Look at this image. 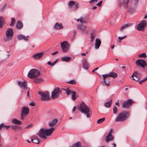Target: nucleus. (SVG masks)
I'll return each mask as SVG.
<instances>
[{"label": "nucleus", "mask_w": 147, "mask_h": 147, "mask_svg": "<svg viewBox=\"0 0 147 147\" xmlns=\"http://www.w3.org/2000/svg\"><path fill=\"white\" fill-rule=\"evenodd\" d=\"M138 0H120L119 2L120 6L127 12L133 13L136 9Z\"/></svg>", "instance_id": "nucleus-1"}, {"label": "nucleus", "mask_w": 147, "mask_h": 147, "mask_svg": "<svg viewBox=\"0 0 147 147\" xmlns=\"http://www.w3.org/2000/svg\"><path fill=\"white\" fill-rule=\"evenodd\" d=\"M54 130L53 127H52L48 129H45L42 128L39 131L38 135L40 138L45 139L47 138L46 136L50 135Z\"/></svg>", "instance_id": "nucleus-2"}, {"label": "nucleus", "mask_w": 147, "mask_h": 147, "mask_svg": "<svg viewBox=\"0 0 147 147\" xmlns=\"http://www.w3.org/2000/svg\"><path fill=\"white\" fill-rule=\"evenodd\" d=\"M129 116V114L127 111H122L118 115L115 121L116 122L125 121L128 119Z\"/></svg>", "instance_id": "nucleus-3"}, {"label": "nucleus", "mask_w": 147, "mask_h": 147, "mask_svg": "<svg viewBox=\"0 0 147 147\" xmlns=\"http://www.w3.org/2000/svg\"><path fill=\"white\" fill-rule=\"evenodd\" d=\"M6 37L3 38L4 42H8L11 40L13 39V32L12 29L8 28L5 32Z\"/></svg>", "instance_id": "nucleus-4"}, {"label": "nucleus", "mask_w": 147, "mask_h": 147, "mask_svg": "<svg viewBox=\"0 0 147 147\" xmlns=\"http://www.w3.org/2000/svg\"><path fill=\"white\" fill-rule=\"evenodd\" d=\"M40 74V73L38 70L33 69H31L29 71L28 74V76L29 78H32L38 76Z\"/></svg>", "instance_id": "nucleus-5"}, {"label": "nucleus", "mask_w": 147, "mask_h": 147, "mask_svg": "<svg viewBox=\"0 0 147 147\" xmlns=\"http://www.w3.org/2000/svg\"><path fill=\"white\" fill-rule=\"evenodd\" d=\"M61 93V91L58 87H56L51 93V98L53 99L57 98Z\"/></svg>", "instance_id": "nucleus-6"}, {"label": "nucleus", "mask_w": 147, "mask_h": 147, "mask_svg": "<svg viewBox=\"0 0 147 147\" xmlns=\"http://www.w3.org/2000/svg\"><path fill=\"white\" fill-rule=\"evenodd\" d=\"M80 110L83 113H89L90 112V108L83 102H82L80 105Z\"/></svg>", "instance_id": "nucleus-7"}, {"label": "nucleus", "mask_w": 147, "mask_h": 147, "mask_svg": "<svg viewBox=\"0 0 147 147\" xmlns=\"http://www.w3.org/2000/svg\"><path fill=\"white\" fill-rule=\"evenodd\" d=\"M38 94L41 95V100L43 101H47L50 100L49 94L48 92L43 93L41 91H39Z\"/></svg>", "instance_id": "nucleus-8"}, {"label": "nucleus", "mask_w": 147, "mask_h": 147, "mask_svg": "<svg viewBox=\"0 0 147 147\" xmlns=\"http://www.w3.org/2000/svg\"><path fill=\"white\" fill-rule=\"evenodd\" d=\"M29 113V108L27 107H23L22 108L21 111V118L22 119H23L24 117Z\"/></svg>", "instance_id": "nucleus-9"}, {"label": "nucleus", "mask_w": 147, "mask_h": 147, "mask_svg": "<svg viewBox=\"0 0 147 147\" xmlns=\"http://www.w3.org/2000/svg\"><path fill=\"white\" fill-rule=\"evenodd\" d=\"M62 51L64 53H66L68 51L69 45L68 42L65 41L61 44Z\"/></svg>", "instance_id": "nucleus-10"}, {"label": "nucleus", "mask_w": 147, "mask_h": 147, "mask_svg": "<svg viewBox=\"0 0 147 147\" xmlns=\"http://www.w3.org/2000/svg\"><path fill=\"white\" fill-rule=\"evenodd\" d=\"M133 101L131 99H128L123 102L122 107L125 109L129 108L133 104Z\"/></svg>", "instance_id": "nucleus-11"}, {"label": "nucleus", "mask_w": 147, "mask_h": 147, "mask_svg": "<svg viewBox=\"0 0 147 147\" xmlns=\"http://www.w3.org/2000/svg\"><path fill=\"white\" fill-rule=\"evenodd\" d=\"M136 65L138 66H141L143 68L147 65L146 61L144 60L139 59L137 60L135 62Z\"/></svg>", "instance_id": "nucleus-12"}, {"label": "nucleus", "mask_w": 147, "mask_h": 147, "mask_svg": "<svg viewBox=\"0 0 147 147\" xmlns=\"http://www.w3.org/2000/svg\"><path fill=\"white\" fill-rule=\"evenodd\" d=\"M146 22L145 20L142 21L137 26V29L139 31H141L144 29L146 26Z\"/></svg>", "instance_id": "nucleus-13"}, {"label": "nucleus", "mask_w": 147, "mask_h": 147, "mask_svg": "<svg viewBox=\"0 0 147 147\" xmlns=\"http://www.w3.org/2000/svg\"><path fill=\"white\" fill-rule=\"evenodd\" d=\"M132 78V80L137 82L140 80V74L137 71H135L133 73L131 76Z\"/></svg>", "instance_id": "nucleus-14"}, {"label": "nucleus", "mask_w": 147, "mask_h": 147, "mask_svg": "<svg viewBox=\"0 0 147 147\" xmlns=\"http://www.w3.org/2000/svg\"><path fill=\"white\" fill-rule=\"evenodd\" d=\"M105 74L102 75V76L103 77V79L105 84L107 86H109L110 82V79L109 76H106Z\"/></svg>", "instance_id": "nucleus-15"}, {"label": "nucleus", "mask_w": 147, "mask_h": 147, "mask_svg": "<svg viewBox=\"0 0 147 147\" xmlns=\"http://www.w3.org/2000/svg\"><path fill=\"white\" fill-rule=\"evenodd\" d=\"M28 36H25L22 34H19L17 36V39L18 40H20L24 39L25 41H27L28 39Z\"/></svg>", "instance_id": "nucleus-16"}, {"label": "nucleus", "mask_w": 147, "mask_h": 147, "mask_svg": "<svg viewBox=\"0 0 147 147\" xmlns=\"http://www.w3.org/2000/svg\"><path fill=\"white\" fill-rule=\"evenodd\" d=\"M18 84L19 86L22 89H25L26 87V81L23 82L18 81Z\"/></svg>", "instance_id": "nucleus-17"}, {"label": "nucleus", "mask_w": 147, "mask_h": 147, "mask_svg": "<svg viewBox=\"0 0 147 147\" xmlns=\"http://www.w3.org/2000/svg\"><path fill=\"white\" fill-rule=\"evenodd\" d=\"M43 53H38L33 56V57L36 59H40L43 56Z\"/></svg>", "instance_id": "nucleus-18"}, {"label": "nucleus", "mask_w": 147, "mask_h": 147, "mask_svg": "<svg viewBox=\"0 0 147 147\" xmlns=\"http://www.w3.org/2000/svg\"><path fill=\"white\" fill-rule=\"evenodd\" d=\"M54 28L56 30L61 29L63 28V26L61 23H56L54 26Z\"/></svg>", "instance_id": "nucleus-19"}, {"label": "nucleus", "mask_w": 147, "mask_h": 147, "mask_svg": "<svg viewBox=\"0 0 147 147\" xmlns=\"http://www.w3.org/2000/svg\"><path fill=\"white\" fill-rule=\"evenodd\" d=\"M105 76H109V77H112L113 78H115L117 77V73L113 72H111L108 74H106Z\"/></svg>", "instance_id": "nucleus-20"}, {"label": "nucleus", "mask_w": 147, "mask_h": 147, "mask_svg": "<svg viewBox=\"0 0 147 147\" xmlns=\"http://www.w3.org/2000/svg\"><path fill=\"white\" fill-rule=\"evenodd\" d=\"M101 42L100 40L96 39L95 41V43L94 45L95 48L96 49H99L100 44Z\"/></svg>", "instance_id": "nucleus-21"}, {"label": "nucleus", "mask_w": 147, "mask_h": 147, "mask_svg": "<svg viewBox=\"0 0 147 147\" xmlns=\"http://www.w3.org/2000/svg\"><path fill=\"white\" fill-rule=\"evenodd\" d=\"M112 129H111L110 130V131L109 133L107 134V136L106 137V140L107 141H109V137H110L111 140H113L114 139V138L111 134H112Z\"/></svg>", "instance_id": "nucleus-22"}, {"label": "nucleus", "mask_w": 147, "mask_h": 147, "mask_svg": "<svg viewBox=\"0 0 147 147\" xmlns=\"http://www.w3.org/2000/svg\"><path fill=\"white\" fill-rule=\"evenodd\" d=\"M78 26V28L82 32H84L85 30L87 28L86 26L83 25H79Z\"/></svg>", "instance_id": "nucleus-23"}, {"label": "nucleus", "mask_w": 147, "mask_h": 147, "mask_svg": "<svg viewBox=\"0 0 147 147\" xmlns=\"http://www.w3.org/2000/svg\"><path fill=\"white\" fill-rule=\"evenodd\" d=\"M82 66L86 70L88 69V65L87 62L86 60L85 59H84L83 60Z\"/></svg>", "instance_id": "nucleus-24"}, {"label": "nucleus", "mask_w": 147, "mask_h": 147, "mask_svg": "<svg viewBox=\"0 0 147 147\" xmlns=\"http://www.w3.org/2000/svg\"><path fill=\"white\" fill-rule=\"evenodd\" d=\"M113 102L112 99H111L110 101L105 102L104 104V105L107 108H110Z\"/></svg>", "instance_id": "nucleus-25"}, {"label": "nucleus", "mask_w": 147, "mask_h": 147, "mask_svg": "<svg viewBox=\"0 0 147 147\" xmlns=\"http://www.w3.org/2000/svg\"><path fill=\"white\" fill-rule=\"evenodd\" d=\"M131 25V24H128L123 25L120 28V31H123L125 28L129 27Z\"/></svg>", "instance_id": "nucleus-26"}, {"label": "nucleus", "mask_w": 147, "mask_h": 147, "mask_svg": "<svg viewBox=\"0 0 147 147\" xmlns=\"http://www.w3.org/2000/svg\"><path fill=\"white\" fill-rule=\"evenodd\" d=\"M58 120L57 119H54L49 123V125L50 126H53L58 122Z\"/></svg>", "instance_id": "nucleus-27"}, {"label": "nucleus", "mask_w": 147, "mask_h": 147, "mask_svg": "<svg viewBox=\"0 0 147 147\" xmlns=\"http://www.w3.org/2000/svg\"><path fill=\"white\" fill-rule=\"evenodd\" d=\"M43 81V79L41 77L36 78L33 80L34 82L36 83H38Z\"/></svg>", "instance_id": "nucleus-28"}, {"label": "nucleus", "mask_w": 147, "mask_h": 147, "mask_svg": "<svg viewBox=\"0 0 147 147\" xmlns=\"http://www.w3.org/2000/svg\"><path fill=\"white\" fill-rule=\"evenodd\" d=\"M10 128L11 129L15 130H18L21 129L20 126L17 125H12L11 126Z\"/></svg>", "instance_id": "nucleus-29"}, {"label": "nucleus", "mask_w": 147, "mask_h": 147, "mask_svg": "<svg viewBox=\"0 0 147 147\" xmlns=\"http://www.w3.org/2000/svg\"><path fill=\"white\" fill-rule=\"evenodd\" d=\"M4 19L3 17H0V28L2 27L5 24Z\"/></svg>", "instance_id": "nucleus-30"}, {"label": "nucleus", "mask_w": 147, "mask_h": 147, "mask_svg": "<svg viewBox=\"0 0 147 147\" xmlns=\"http://www.w3.org/2000/svg\"><path fill=\"white\" fill-rule=\"evenodd\" d=\"M23 24L22 22L20 21H18L16 24V27L19 29H21L23 27Z\"/></svg>", "instance_id": "nucleus-31"}, {"label": "nucleus", "mask_w": 147, "mask_h": 147, "mask_svg": "<svg viewBox=\"0 0 147 147\" xmlns=\"http://www.w3.org/2000/svg\"><path fill=\"white\" fill-rule=\"evenodd\" d=\"M61 59L63 61L68 62L71 59V58L68 56H65L62 57Z\"/></svg>", "instance_id": "nucleus-32"}, {"label": "nucleus", "mask_w": 147, "mask_h": 147, "mask_svg": "<svg viewBox=\"0 0 147 147\" xmlns=\"http://www.w3.org/2000/svg\"><path fill=\"white\" fill-rule=\"evenodd\" d=\"M11 122L12 123L16 124H18L20 123H22V122L21 121L17 120L16 119H13L11 121Z\"/></svg>", "instance_id": "nucleus-33"}, {"label": "nucleus", "mask_w": 147, "mask_h": 147, "mask_svg": "<svg viewBox=\"0 0 147 147\" xmlns=\"http://www.w3.org/2000/svg\"><path fill=\"white\" fill-rule=\"evenodd\" d=\"M71 94H72V99L74 100H76L78 96H76V92L71 91Z\"/></svg>", "instance_id": "nucleus-34"}, {"label": "nucleus", "mask_w": 147, "mask_h": 147, "mask_svg": "<svg viewBox=\"0 0 147 147\" xmlns=\"http://www.w3.org/2000/svg\"><path fill=\"white\" fill-rule=\"evenodd\" d=\"M70 147H81L80 142H78L75 144L71 146Z\"/></svg>", "instance_id": "nucleus-35"}, {"label": "nucleus", "mask_w": 147, "mask_h": 147, "mask_svg": "<svg viewBox=\"0 0 147 147\" xmlns=\"http://www.w3.org/2000/svg\"><path fill=\"white\" fill-rule=\"evenodd\" d=\"M7 5L6 4H4L0 9V11L3 12L5 10L6 8Z\"/></svg>", "instance_id": "nucleus-36"}, {"label": "nucleus", "mask_w": 147, "mask_h": 147, "mask_svg": "<svg viewBox=\"0 0 147 147\" xmlns=\"http://www.w3.org/2000/svg\"><path fill=\"white\" fill-rule=\"evenodd\" d=\"M31 141L32 142L36 144L39 143L38 140L36 138H33L31 139Z\"/></svg>", "instance_id": "nucleus-37"}, {"label": "nucleus", "mask_w": 147, "mask_h": 147, "mask_svg": "<svg viewBox=\"0 0 147 147\" xmlns=\"http://www.w3.org/2000/svg\"><path fill=\"white\" fill-rule=\"evenodd\" d=\"M63 90H65L67 94V95H69L70 93H71V91L68 88L66 89H63Z\"/></svg>", "instance_id": "nucleus-38"}, {"label": "nucleus", "mask_w": 147, "mask_h": 147, "mask_svg": "<svg viewBox=\"0 0 147 147\" xmlns=\"http://www.w3.org/2000/svg\"><path fill=\"white\" fill-rule=\"evenodd\" d=\"M105 119V117L99 119L97 121V123L98 124H100L104 121Z\"/></svg>", "instance_id": "nucleus-39"}, {"label": "nucleus", "mask_w": 147, "mask_h": 147, "mask_svg": "<svg viewBox=\"0 0 147 147\" xmlns=\"http://www.w3.org/2000/svg\"><path fill=\"white\" fill-rule=\"evenodd\" d=\"M113 112L114 114H116L117 112V107L116 106L114 105L113 107Z\"/></svg>", "instance_id": "nucleus-40"}, {"label": "nucleus", "mask_w": 147, "mask_h": 147, "mask_svg": "<svg viewBox=\"0 0 147 147\" xmlns=\"http://www.w3.org/2000/svg\"><path fill=\"white\" fill-rule=\"evenodd\" d=\"M138 56L139 57L145 58L147 57V55L146 53H143L139 55Z\"/></svg>", "instance_id": "nucleus-41"}, {"label": "nucleus", "mask_w": 147, "mask_h": 147, "mask_svg": "<svg viewBox=\"0 0 147 147\" xmlns=\"http://www.w3.org/2000/svg\"><path fill=\"white\" fill-rule=\"evenodd\" d=\"M78 3L75 2V3H74V5L72 7L74 8V9H76L78 7Z\"/></svg>", "instance_id": "nucleus-42"}, {"label": "nucleus", "mask_w": 147, "mask_h": 147, "mask_svg": "<svg viewBox=\"0 0 147 147\" xmlns=\"http://www.w3.org/2000/svg\"><path fill=\"white\" fill-rule=\"evenodd\" d=\"M15 23V21L14 18H11V22L10 24V26H13L14 25Z\"/></svg>", "instance_id": "nucleus-43"}, {"label": "nucleus", "mask_w": 147, "mask_h": 147, "mask_svg": "<svg viewBox=\"0 0 147 147\" xmlns=\"http://www.w3.org/2000/svg\"><path fill=\"white\" fill-rule=\"evenodd\" d=\"M75 3V1H70L68 3L69 6L71 7H72L74 5V4Z\"/></svg>", "instance_id": "nucleus-44"}, {"label": "nucleus", "mask_w": 147, "mask_h": 147, "mask_svg": "<svg viewBox=\"0 0 147 147\" xmlns=\"http://www.w3.org/2000/svg\"><path fill=\"white\" fill-rule=\"evenodd\" d=\"M80 22L82 24H86V20H84L83 18H80Z\"/></svg>", "instance_id": "nucleus-45"}, {"label": "nucleus", "mask_w": 147, "mask_h": 147, "mask_svg": "<svg viewBox=\"0 0 147 147\" xmlns=\"http://www.w3.org/2000/svg\"><path fill=\"white\" fill-rule=\"evenodd\" d=\"M147 80V76L146 78H144L143 79L139 81L138 82V83L140 84H141L143 82L146 81Z\"/></svg>", "instance_id": "nucleus-46"}, {"label": "nucleus", "mask_w": 147, "mask_h": 147, "mask_svg": "<svg viewBox=\"0 0 147 147\" xmlns=\"http://www.w3.org/2000/svg\"><path fill=\"white\" fill-rule=\"evenodd\" d=\"M127 37V36H124L122 37H119L118 38V39L119 40V42H121V41L120 40H122L123 39Z\"/></svg>", "instance_id": "nucleus-47"}, {"label": "nucleus", "mask_w": 147, "mask_h": 147, "mask_svg": "<svg viewBox=\"0 0 147 147\" xmlns=\"http://www.w3.org/2000/svg\"><path fill=\"white\" fill-rule=\"evenodd\" d=\"M67 83L72 84H75L76 83V82L74 80H72L68 82Z\"/></svg>", "instance_id": "nucleus-48"}, {"label": "nucleus", "mask_w": 147, "mask_h": 147, "mask_svg": "<svg viewBox=\"0 0 147 147\" xmlns=\"http://www.w3.org/2000/svg\"><path fill=\"white\" fill-rule=\"evenodd\" d=\"M98 1V0H91L90 1L89 3L90 4H92L94 2H97Z\"/></svg>", "instance_id": "nucleus-49"}, {"label": "nucleus", "mask_w": 147, "mask_h": 147, "mask_svg": "<svg viewBox=\"0 0 147 147\" xmlns=\"http://www.w3.org/2000/svg\"><path fill=\"white\" fill-rule=\"evenodd\" d=\"M5 125L3 123H2L0 124V130H1L3 127H5Z\"/></svg>", "instance_id": "nucleus-50"}, {"label": "nucleus", "mask_w": 147, "mask_h": 147, "mask_svg": "<svg viewBox=\"0 0 147 147\" xmlns=\"http://www.w3.org/2000/svg\"><path fill=\"white\" fill-rule=\"evenodd\" d=\"M102 3V1H100L98 3H97L96 4V5L98 6H100L101 5V4Z\"/></svg>", "instance_id": "nucleus-51"}, {"label": "nucleus", "mask_w": 147, "mask_h": 147, "mask_svg": "<svg viewBox=\"0 0 147 147\" xmlns=\"http://www.w3.org/2000/svg\"><path fill=\"white\" fill-rule=\"evenodd\" d=\"M10 126H9V125L6 126V125H5V127H4V128L6 129H8L9 128V127H10Z\"/></svg>", "instance_id": "nucleus-52"}, {"label": "nucleus", "mask_w": 147, "mask_h": 147, "mask_svg": "<svg viewBox=\"0 0 147 147\" xmlns=\"http://www.w3.org/2000/svg\"><path fill=\"white\" fill-rule=\"evenodd\" d=\"M84 113L86 115L87 117V118H90V114L89 113Z\"/></svg>", "instance_id": "nucleus-53"}, {"label": "nucleus", "mask_w": 147, "mask_h": 147, "mask_svg": "<svg viewBox=\"0 0 147 147\" xmlns=\"http://www.w3.org/2000/svg\"><path fill=\"white\" fill-rule=\"evenodd\" d=\"M29 105L31 106H33L35 105V103L34 102H31L29 103Z\"/></svg>", "instance_id": "nucleus-54"}, {"label": "nucleus", "mask_w": 147, "mask_h": 147, "mask_svg": "<svg viewBox=\"0 0 147 147\" xmlns=\"http://www.w3.org/2000/svg\"><path fill=\"white\" fill-rule=\"evenodd\" d=\"M90 38H91V42H92L94 38V36H91Z\"/></svg>", "instance_id": "nucleus-55"}, {"label": "nucleus", "mask_w": 147, "mask_h": 147, "mask_svg": "<svg viewBox=\"0 0 147 147\" xmlns=\"http://www.w3.org/2000/svg\"><path fill=\"white\" fill-rule=\"evenodd\" d=\"M58 60L57 59L55 61H54L53 63H52V65H53V66L56 63L57 61H58Z\"/></svg>", "instance_id": "nucleus-56"}, {"label": "nucleus", "mask_w": 147, "mask_h": 147, "mask_svg": "<svg viewBox=\"0 0 147 147\" xmlns=\"http://www.w3.org/2000/svg\"><path fill=\"white\" fill-rule=\"evenodd\" d=\"M108 138H109V141H107V140H106V138H105V141L107 143L108 142H109V141H112L113 140H111V138H110V137H108Z\"/></svg>", "instance_id": "nucleus-57"}, {"label": "nucleus", "mask_w": 147, "mask_h": 147, "mask_svg": "<svg viewBox=\"0 0 147 147\" xmlns=\"http://www.w3.org/2000/svg\"><path fill=\"white\" fill-rule=\"evenodd\" d=\"M47 64L48 65L51 66H53V65H52V63H51V62L50 61H49L47 62Z\"/></svg>", "instance_id": "nucleus-58"}, {"label": "nucleus", "mask_w": 147, "mask_h": 147, "mask_svg": "<svg viewBox=\"0 0 147 147\" xmlns=\"http://www.w3.org/2000/svg\"><path fill=\"white\" fill-rule=\"evenodd\" d=\"M58 53V52L57 51L54 53H52L51 54L53 55H55L57 54V53Z\"/></svg>", "instance_id": "nucleus-59"}, {"label": "nucleus", "mask_w": 147, "mask_h": 147, "mask_svg": "<svg viewBox=\"0 0 147 147\" xmlns=\"http://www.w3.org/2000/svg\"><path fill=\"white\" fill-rule=\"evenodd\" d=\"M32 126V125L31 124H30L28 125L27 127H26L25 128H28V127H31Z\"/></svg>", "instance_id": "nucleus-60"}, {"label": "nucleus", "mask_w": 147, "mask_h": 147, "mask_svg": "<svg viewBox=\"0 0 147 147\" xmlns=\"http://www.w3.org/2000/svg\"><path fill=\"white\" fill-rule=\"evenodd\" d=\"M76 109L75 107L74 106L73 108V109H72L73 111L74 112V111H75L76 110Z\"/></svg>", "instance_id": "nucleus-61"}, {"label": "nucleus", "mask_w": 147, "mask_h": 147, "mask_svg": "<svg viewBox=\"0 0 147 147\" xmlns=\"http://www.w3.org/2000/svg\"><path fill=\"white\" fill-rule=\"evenodd\" d=\"M87 52L86 53H82L81 54V55H82V56H86V54L87 53Z\"/></svg>", "instance_id": "nucleus-62"}, {"label": "nucleus", "mask_w": 147, "mask_h": 147, "mask_svg": "<svg viewBox=\"0 0 147 147\" xmlns=\"http://www.w3.org/2000/svg\"><path fill=\"white\" fill-rule=\"evenodd\" d=\"M115 104L117 105L118 107L119 106V103L118 102H116Z\"/></svg>", "instance_id": "nucleus-63"}, {"label": "nucleus", "mask_w": 147, "mask_h": 147, "mask_svg": "<svg viewBox=\"0 0 147 147\" xmlns=\"http://www.w3.org/2000/svg\"><path fill=\"white\" fill-rule=\"evenodd\" d=\"M96 8H97V7L96 6H94L92 8V9H96Z\"/></svg>", "instance_id": "nucleus-64"}]
</instances>
